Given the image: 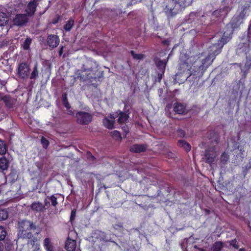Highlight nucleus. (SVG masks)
<instances>
[{
  "label": "nucleus",
  "mask_w": 251,
  "mask_h": 251,
  "mask_svg": "<svg viewBox=\"0 0 251 251\" xmlns=\"http://www.w3.org/2000/svg\"><path fill=\"white\" fill-rule=\"evenodd\" d=\"M74 24V21L73 19H70L64 25V28L66 31H70Z\"/></svg>",
  "instance_id": "obj_32"
},
{
  "label": "nucleus",
  "mask_w": 251,
  "mask_h": 251,
  "mask_svg": "<svg viewBox=\"0 0 251 251\" xmlns=\"http://www.w3.org/2000/svg\"><path fill=\"white\" fill-rule=\"evenodd\" d=\"M223 247V244L221 241L216 242L212 247V251H221Z\"/></svg>",
  "instance_id": "obj_28"
},
{
  "label": "nucleus",
  "mask_w": 251,
  "mask_h": 251,
  "mask_svg": "<svg viewBox=\"0 0 251 251\" xmlns=\"http://www.w3.org/2000/svg\"><path fill=\"white\" fill-rule=\"evenodd\" d=\"M229 159V155L226 152H223L220 157V163L221 165H225L227 163Z\"/></svg>",
  "instance_id": "obj_30"
},
{
  "label": "nucleus",
  "mask_w": 251,
  "mask_h": 251,
  "mask_svg": "<svg viewBox=\"0 0 251 251\" xmlns=\"http://www.w3.org/2000/svg\"><path fill=\"white\" fill-rule=\"evenodd\" d=\"M63 47L62 46L60 48V49L59 50V56H61L62 53H63Z\"/></svg>",
  "instance_id": "obj_48"
},
{
  "label": "nucleus",
  "mask_w": 251,
  "mask_h": 251,
  "mask_svg": "<svg viewBox=\"0 0 251 251\" xmlns=\"http://www.w3.org/2000/svg\"><path fill=\"white\" fill-rule=\"evenodd\" d=\"M192 75H194V77H192V78L191 79V81H189V82H192L193 83L192 85L194 84L195 82H196V84L198 83V81H199V78L196 76L195 74H192Z\"/></svg>",
  "instance_id": "obj_41"
},
{
  "label": "nucleus",
  "mask_w": 251,
  "mask_h": 251,
  "mask_svg": "<svg viewBox=\"0 0 251 251\" xmlns=\"http://www.w3.org/2000/svg\"><path fill=\"white\" fill-rule=\"evenodd\" d=\"M229 10L228 7H225L223 8L216 10L213 12L212 17L218 18L225 16L227 14Z\"/></svg>",
  "instance_id": "obj_16"
},
{
  "label": "nucleus",
  "mask_w": 251,
  "mask_h": 251,
  "mask_svg": "<svg viewBox=\"0 0 251 251\" xmlns=\"http://www.w3.org/2000/svg\"><path fill=\"white\" fill-rule=\"evenodd\" d=\"M41 142L43 146V147L45 149H47L49 144V141L47 139H46L45 137H42Z\"/></svg>",
  "instance_id": "obj_39"
},
{
  "label": "nucleus",
  "mask_w": 251,
  "mask_h": 251,
  "mask_svg": "<svg viewBox=\"0 0 251 251\" xmlns=\"http://www.w3.org/2000/svg\"><path fill=\"white\" fill-rule=\"evenodd\" d=\"M49 200L47 198V199H46L44 201V206H45V208H46V209L48 208L50 205V202H49Z\"/></svg>",
  "instance_id": "obj_44"
},
{
  "label": "nucleus",
  "mask_w": 251,
  "mask_h": 251,
  "mask_svg": "<svg viewBox=\"0 0 251 251\" xmlns=\"http://www.w3.org/2000/svg\"><path fill=\"white\" fill-rule=\"evenodd\" d=\"M174 110L179 114H183L187 112L186 107L180 103H175L174 104Z\"/></svg>",
  "instance_id": "obj_17"
},
{
  "label": "nucleus",
  "mask_w": 251,
  "mask_h": 251,
  "mask_svg": "<svg viewBox=\"0 0 251 251\" xmlns=\"http://www.w3.org/2000/svg\"><path fill=\"white\" fill-rule=\"evenodd\" d=\"M90 155H91L92 158L94 159V157L92 155V154H90Z\"/></svg>",
  "instance_id": "obj_54"
},
{
  "label": "nucleus",
  "mask_w": 251,
  "mask_h": 251,
  "mask_svg": "<svg viewBox=\"0 0 251 251\" xmlns=\"http://www.w3.org/2000/svg\"><path fill=\"white\" fill-rule=\"evenodd\" d=\"M87 68L86 69L85 72H90L87 74V78L88 79L95 78L96 77L94 75V72L96 71L97 65L96 62L90 61L87 63Z\"/></svg>",
  "instance_id": "obj_10"
},
{
  "label": "nucleus",
  "mask_w": 251,
  "mask_h": 251,
  "mask_svg": "<svg viewBox=\"0 0 251 251\" xmlns=\"http://www.w3.org/2000/svg\"><path fill=\"white\" fill-rule=\"evenodd\" d=\"M28 16L27 14H20L16 15L13 20L14 25L22 26L24 25L28 21Z\"/></svg>",
  "instance_id": "obj_6"
},
{
  "label": "nucleus",
  "mask_w": 251,
  "mask_h": 251,
  "mask_svg": "<svg viewBox=\"0 0 251 251\" xmlns=\"http://www.w3.org/2000/svg\"><path fill=\"white\" fill-rule=\"evenodd\" d=\"M67 114L68 115H72V116H74L75 115V113H74V111H73L71 108H69V109H67Z\"/></svg>",
  "instance_id": "obj_45"
},
{
  "label": "nucleus",
  "mask_w": 251,
  "mask_h": 251,
  "mask_svg": "<svg viewBox=\"0 0 251 251\" xmlns=\"http://www.w3.org/2000/svg\"><path fill=\"white\" fill-rule=\"evenodd\" d=\"M3 102L7 107L11 108L16 103V100L9 95H5Z\"/></svg>",
  "instance_id": "obj_21"
},
{
  "label": "nucleus",
  "mask_w": 251,
  "mask_h": 251,
  "mask_svg": "<svg viewBox=\"0 0 251 251\" xmlns=\"http://www.w3.org/2000/svg\"><path fill=\"white\" fill-rule=\"evenodd\" d=\"M48 199L50 201L52 205H53V206H56V205L58 203V202H57V197H56L54 195H52L50 197H48Z\"/></svg>",
  "instance_id": "obj_37"
},
{
  "label": "nucleus",
  "mask_w": 251,
  "mask_h": 251,
  "mask_svg": "<svg viewBox=\"0 0 251 251\" xmlns=\"http://www.w3.org/2000/svg\"><path fill=\"white\" fill-rule=\"evenodd\" d=\"M117 117H118V123L119 124H123L127 120L129 117L127 114L121 111L110 115L111 119H115Z\"/></svg>",
  "instance_id": "obj_8"
},
{
  "label": "nucleus",
  "mask_w": 251,
  "mask_h": 251,
  "mask_svg": "<svg viewBox=\"0 0 251 251\" xmlns=\"http://www.w3.org/2000/svg\"><path fill=\"white\" fill-rule=\"evenodd\" d=\"M29 70V67L26 63H20L18 68V75L22 78H26L28 76Z\"/></svg>",
  "instance_id": "obj_7"
},
{
  "label": "nucleus",
  "mask_w": 251,
  "mask_h": 251,
  "mask_svg": "<svg viewBox=\"0 0 251 251\" xmlns=\"http://www.w3.org/2000/svg\"><path fill=\"white\" fill-rule=\"evenodd\" d=\"M76 122L81 125H88L92 121L93 115L86 112L79 111L75 115Z\"/></svg>",
  "instance_id": "obj_4"
},
{
  "label": "nucleus",
  "mask_w": 251,
  "mask_h": 251,
  "mask_svg": "<svg viewBox=\"0 0 251 251\" xmlns=\"http://www.w3.org/2000/svg\"><path fill=\"white\" fill-rule=\"evenodd\" d=\"M8 212L5 209H0V221L4 220L8 217Z\"/></svg>",
  "instance_id": "obj_34"
},
{
  "label": "nucleus",
  "mask_w": 251,
  "mask_h": 251,
  "mask_svg": "<svg viewBox=\"0 0 251 251\" xmlns=\"http://www.w3.org/2000/svg\"><path fill=\"white\" fill-rule=\"evenodd\" d=\"M114 119L111 120L107 118H105L103 120V123L104 126L108 129H112L114 128Z\"/></svg>",
  "instance_id": "obj_25"
},
{
  "label": "nucleus",
  "mask_w": 251,
  "mask_h": 251,
  "mask_svg": "<svg viewBox=\"0 0 251 251\" xmlns=\"http://www.w3.org/2000/svg\"><path fill=\"white\" fill-rule=\"evenodd\" d=\"M130 53L132 55L133 58L135 59L141 60L143 58L144 55L141 54H136L134 51L131 50Z\"/></svg>",
  "instance_id": "obj_36"
},
{
  "label": "nucleus",
  "mask_w": 251,
  "mask_h": 251,
  "mask_svg": "<svg viewBox=\"0 0 251 251\" xmlns=\"http://www.w3.org/2000/svg\"><path fill=\"white\" fill-rule=\"evenodd\" d=\"M123 129L124 130L125 132H126V134L128 132V128L126 126H124L123 127Z\"/></svg>",
  "instance_id": "obj_49"
},
{
  "label": "nucleus",
  "mask_w": 251,
  "mask_h": 251,
  "mask_svg": "<svg viewBox=\"0 0 251 251\" xmlns=\"http://www.w3.org/2000/svg\"><path fill=\"white\" fill-rule=\"evenodd\" d=\"M44 246L45 247L47 251H53V247L50 238H46L45 239L44 241Z\"/></svg>",
  "instance_id": "obj_23"
},
{
  "label": "nucleus",
  "mask_w": 251,
  "mask_h": 251,
  "mask_svg": "<svg viewBox=\"0 0 251 251\" xmlns=\"http://www.w3.org/2000/svg\"><path fill=\"white\" fill-rule=\"evenodd\" d=\"M239 251H247L245 248H241L239 250Z\"/></svg>",
  "instance_id": "obj_52"
},
{
  "label": "nucleus",
  "mask_w": 251,
  "mask_h": 251,
  "mask_svg": "<svg viewBox=\"0 0 251 251\" xmlns=\"http://www.w3.org/2000/svg\"><path fill=\"white\" fill-rule=\"evenodd\" d=\"M29 207L32 211L36 212H43L46 209L45 206L39 201L33 202Z\"/></svg>",
  "instance_id": "obj_11"
},
{
  "label": "nucleus",
  "mask_w": 251,
  "mask_h": 251,
  "mask_svg": "<svg viewBox=\"0 0 251 251\" xmlns=\"http://www.w3.org/2000/svg\"><path fill=\"white\" fill-rule=\"evenodd\" d=\"M4 96H2L1 93H0V101L4 100Z\"/></svg>",
  "instance_id": "obj_50"
},
{
  "label": "nucleus",
  "mask_w": 251,
  "mask_h": 251,
  "mask_svg": "<svg viewBox=\"0 0 251 251\" xmlns=\"http://www.w3.org/2000/svg\"><path fill=\"white\" fill-rule=\"evenodd\" d=\"M47 43L50 47L53 49L59 44L60 40L57 35L50 34L47 37Z\"/></svg>",
  "instance_id": "obj_9"
},
{
  "label": "nucleus",
  "mask_w": 251,
  "mask_h": 251,
  "mask_svg": "<svg viewBox=\"0 0 251 251\" xmlns=\"http://www.w3.org/2000/svg\"><path fill=\"white\" fill-rule=\"evenodd\" d=\"M62 98L63 104L64 106L67 109L71 108V105H70V103H69V102L68 101L67 94H64L62 95Z\"/></svg>",
  "instance_id": "obj_33"
},
{
  "label": "nucleus",
  "mask_w": 251,
  "mask_h": 251,
  "mask_svg": "<svg viewBox=\"0 0 251 251\" xmlns=\"http://www.w3.org/2000/svg\"><path fill=\"white\" fill-rule=\"evenodd\" d=\"M39 75V71L38 70V64L36 63L33 67V71L30 75V79H36Z\"/></svg>",
  "instance_id": "obj_29"
},
{
  "label": "nucleus",
  "mask_w": 251,
  "mask_h": 251,
  "mask_svg": "<svg viewBox=\"0 0 251 251\" xmlns=\"http://www.w3.org/2000/svg\"><path fill=\"white\" fill-rule=\"evenodd\" d=\"M200 250H201V251H205V250H204L203 249H200Z\"/></svg>",
  "instance_id": "obj_55"
},
{
  "label": "nucleus",
  "mask_w": 251,
  "mask_h": 251,
  "mask_svg": "<svg viewBox=\"0 0 251 251\" xmlns=\"http://www.w3.org/2000/svg\"><path fill=\"white\" fill-rule=\"evenodd\" d=\"M5 83L6 82L5 81H1L0 84L1 85H4L5 84Z\"/></svg>",
  "instance_id": "obj_53"
},
{
  "label": "nucleus",
  "mask_w": 251,
  "mask_h": 251,
  "mask_svg": "<svg viewBox=\"0 0 251 251\" xmlns=\"http://www.w3.org/2000/svg\"><path fill=\"white\" fill-rule=\"evenodd\" d=\"M8 21L7 14L4 12H0V26H4L6 25Z\"/></svg>",
  "instance_id": "obj_24"
},
{
  "label": "nucleus",
  "mask_w": 251,
  "mask_h": 251,
  "mask_svg": "<svg viewBox=\"0 0 251 251\" xmlns=\"http://www.w3.org/2000/svg\"><path fill=\"white\" fill-rule=\"evenodd\" d=\"M164 73H162L160 71V72H159L158 73V78L159 81H160V80L161 79L162 75Z\"/></svg>",
  "instance_id": "obj_47"
},
{
  "label": "nucleus",
  "mask_w": 251,
  "mask_h": 251,
  "mask_svg": "<svg viewBox=\"0 0 251 251\" xmlns=\"http://www.w3.org/2000/svg\"><path fill=\"white\" fill-rule=\"evenodd\" d=\"M201 74V75H203V72H202Z\"/></svg>",
  "instance_id": "obj_56"
},
{
  "label": "nucleus",
  "mask_w": 251,
  "mask_h": 251,
  "mask_svg": "<svg viewBox=\"0 0 251 251\" xmlns=\"http://www.w3.org/2000/svg\"><path fill=\"white\" fill-rule=\"evenodd\" d=\"M232 31H225L223 36L218 40V42L212 45V51L220 53L224 45L226 44L232 38Z\"/></svg>",
  "instance_id": "obj_3"
},
{
  "label": "nucleus",
  "mask_w": 251,
  "mask_h": 251,
  "mask_svg": "<svg viewBox=\"0 0 251 251\" xmlns=\"http://www.w3.org/2000/svg\"><path fill=\"white\" fill-rule=\"evenodd\" d=\"M75 213H76L75 210L74 209L72 211L71 215V217H70V221L71 222L74 220L75 217Z\"/></svg>",
  "instance_id": "obj_42"
},
{
  "label": "nucleus",
  "mask_w": 251,
  "mask_h": 251,
  "mask_svg": "<svg viewBox=\"0 0 251 251\" xmlns=\"http://www.w3.org/2000/svg\"><path fill=\"white\" fill-rule=\"evenodd\" d=\"M3 244L0 242V251H3Z\"/></svg>",
  "instance_id": "obj_51"
},
{
  "label": "nucleus",
  "mask_w": 251,
  "mask_h": 251,
  "mask_svg": "<svg viewBox=\"0 0 251 251\" xmlns=\"http://www.w3.org/2000/svg\"><path fill=\"white\" fill-rule=\"evenodd\" d=\"M36 1V0H33L32 1L28 3L26 9V14L28 16H31L34 13L37 6Z\"/></svg>",
  "instance_id": "obj_19"
},
{
  "label": "nucleus",
  "mask_w": 251,
  "mask_h": 251,
  "mask_svg": "<svg viewBox=\"0 0 251 251\" xmlns=\"http://www.w3.org/2000/svg\"><path fill=\"white\" fill-rule=\"evenodd\" d=\"M218 54L214 51H212V46H210L208 48V55L201 61L202 64L199 66V69L205 70L212 63L215 56Z\"/></svg>",
  "instance_id": "obj_5"
},
{
  "label": "nucleus",
  "mask_w": 251,
  "mask_h": 251,
  "mask_svg": "<svg viewBox=\"0 0 251 251\" xmlns=\"http://www.w3.org/2000/svg\"><path fill=\"white\" fill-rule=\"evenodd\" d=\"M177 133L178 136L181 137H183L185 136V132L182 129L178 130Z\"/></svg>",
  "instance_id": "obj_43"
},
{
  "label": "nucleus",
  "mask_w": 251,
  "mask_h": 251,
  "mask_svg": "<svg viewBox=\"0 0 251 251\" xmlns=\"http://www.w3.org/2000/svg\"><path fill=\"white\" fill-rule=\"evenodd\" d=\"M178 145L181 148H183L185 151L187 152L191 150V146L189 144L183 140H180L178 141Z\"/></svg>",
  "instance_id": "obj_26"
},
{
  "label": "nucleus",
  "mask_w": 251,
  "mask_h": 251,
  "mask_svg": "<svg viewBox=\"0 0 251 251\" xmlns=\"http://www.w3.org/2000/svg\"><path fill=\"white\" fill-rule=\"evenodd\" d=\"M65 248L67 251H75L76 248V241L71 239L69 236L66 241Z\"/></svg>",
  "instance_id": "obj_12"
},
{
  "label": "nucleus",
  "mask_w": 251,
  "mask_h": 251,
  "mask_svg": "<svg viewBox=\"0 0 251 251\" xmlns=\"http://www.w3.org/2000/svg\"><path fill=\"white\" fill-rule=\"evenodd\" d=\"M242 22L243 21H241L240 19H239L236 16H234L232 18L230 23L227 25V27H230L231 28L232 30H230V31L232 32L235 29L239 27Z\"/></svg>",
  "instance_id": "obj_14"
},
{
  "label": "nucleus",
  "mask_w": 251,
  "mask_h": 251,
  "mask_svg": "<svg viewBox=\"0 0 251 251\" xmlns=\"http://www.w3.org/2000/svg\"><path fill=\"white\" fill-rule=\"evenodd\" d=\"M166 63L165 60H157L156 61L157 67L162 73L165 72Z\"/></svg>",
  "instance_id": "obj_22"
},
{
  "label": "nucleus",
  "mask_w": 251,
  "mask_h": 251,
  "mask_svg": "<svg viewBox=\"0 0 251 251\" xmlns=\"http://www.w3.org/2000/svg\"><path fill=\"white\" fill-rule=\"evenodd\" d=\"M249 7L247 5H244L241 7V11L238 16H236L241 21L249 15Z\"/></svg>",
  "instance_id": "obj_20"
},
{
  "label": "nucleus",
  "mask_w": 251,
  "mask_h": 251,
  "mask_svg": "<svg viewBox=\"0 0 251 251\" xmlns=\"http://www.w3.org/2000/svg\"><path fill=\"white\" fill-rule=\"evenodd\" d=\"M32 39L30 37H27L25 41L24 42L22 47L25 50H27L29 49V46L31 43Z\"/></svg>",
  "instance_id": "obj_31"
},
{
  "label": "nucleus",
  "mask_w": 251,
  "mask_h": 251,
  "mask_svg": "<svg viewBox=\"0 0 251 251\" xmlns=\"http://www.w3.org/2000/svg\"><path fill=\"white\" fill-rule=\"evenodd\" d=\"M230 245L232 246L235 249H238L239 248V245L238 242L236 240H232L230 241Z\"/></svg>",
  "instance_id": "obj_40"
},
{
  "label": "nucleus",
  "mask_w": 251,
  "mask_h": 251,
  "mask_svg": "<svg viewBox=\"0 0 251 251\" xmlns=\"http://www.w3.org/2000/svg\"><path fill=\"white\" fill-rule=\"evenodd\" d=\"M204 156L205 162L209 164H211L215 160L216 154L214 152H210L208 150H206Z\"/></svg>",
  "instance_id": "obj_15"
},
{
  "label": "nucleus",
  "mask_w": 251,
  "mask_h": 251,
  "mask_svg": "<svg viewBox=\"0 0 251 251\" xmlns=\"http://www.w3.org/2000/svg\"><path fill=\"white\" fill-rule=\"evenodd\" d=\"M191 66L186 61H181L179 65V72L176 74L174 80L176 83H182L185 80L191 81L194 75L190 74Z\"/></svg>",
  "instance_id": "obj_1"
},
{
  "label": "nucleus",
  "mask_w": 251,
  "mask_h": 251,
  "mask_svg": "<svg viewBox=\"0 0 251 251\" xmlns=\"http://www.w3.org/2000/svg\"><path fill=\"white\" fill-rule=\"evenodd\" d=\"M9 161L5 156L0 158V172L5 174L9 168Z\"/></svg>",
  "instance_id": "obj_13"
},
{
  "label": "nucleus",
  "mask_w": 251,
  "mask_h": 251,
  "mask_svg": "<svg viewBox=\"0 0 251 251\" xmlns=\"http://www.w3.org/2000/svg\"><path fill=\"white\" fill-rule=\"evenodd\" d=\"M19 232L18 237L19 239H31L33 235L30 232L31 229H35L36 226L31 221L22 220L18 222Z\"/></svg>",
  "instance_id": "obj_2"
},
{
  "label": "nucleus",
  "mask_w": 251,
  "mask_h": 251,
  "mask_svg": "<svg viewBox=\"0 0 251 251\" xmlns=\"http://www.w3.org/2000/svg\"><path fill=\"white\" fill-rule=\"evenodd\" d=\"M6 234L7 232L5 228L3 226H0V241L4 240Z\"/></svg>",
  "instance_id": "obj_35"
},
{
  "label": "nucleus",
  "mask_w": 251,
  "mask_h": 251,
  "mask_svg": "<svg viewBox=\"0 0 251 251\" xmlns=\"http://www.w3.org/2000/svg\"><path fill=\"white\" fill-rule=\"evenodd\" d=\"M74 233H75L74 232H71V234H74Z\"/></svg>",
  "instance_id": "obj_57"
},
{
  "label": "nucleus",
  "mask_w": 251,
  "mask_h": 251,
  "mask_svg": "<svg viewBox=\"0 0 251 251\" xmlns=\"http://www.w3.org/2000/svg\"><path fill=\"white\" fill-rule=\"evenodd\" d=\"M110 134L111 136L115 139H118L121 138L120 132L117 130H114L111 132Z\"/></svg>",
  "instance_id": "obj_38"
},
{
  "label": "nucleus",
  "mask_w": 251,
  "mask_h": 251,
  "mask_svg": "<svg viewBox=\"0 0 251 251\" xmlns=\"http://www.w3.org/2000/svg\"><path fill=\"white\" fill-rule=\"evenodd\" d=\"M7 146L4 143V142L0 139V154L3 155L5 154L7 151Z\"/></svg>",
  "instance_id": "obj_27"
},
{
  "label": "nucleus",
  "mask_w": 251,
  "mask_h": 251,
  "mask_svg": "<svg viewBox=\"0 0 251 251\" xmlns=\"http://www.w3.org/2000/svg\"><path fill=\"white\" fill-rule=\"evenodd\" d=\"M101 237H102V240L105 242H108V241L112 242L110 240L106 239L105 235L104 233H101Z\"/></svg>",
  "instance_id": "obj_46"
},
{
  "label": "nucleus",
  "mask_w": 251,
  "mask_h": 251,
  "mask_svg": "<svg viewBox=\"0 0 251 251\" xmlns=\"http://www.w3.org/2000/svg\"><path fill=\"white\" fill-rule=\"evenodd\" d=\"M146 146L143 145L135 144L130 147V151L135 153L144 152L146 150Z\"/></svg>",
  "instance_id": "obj_18"
}]
</instances>
